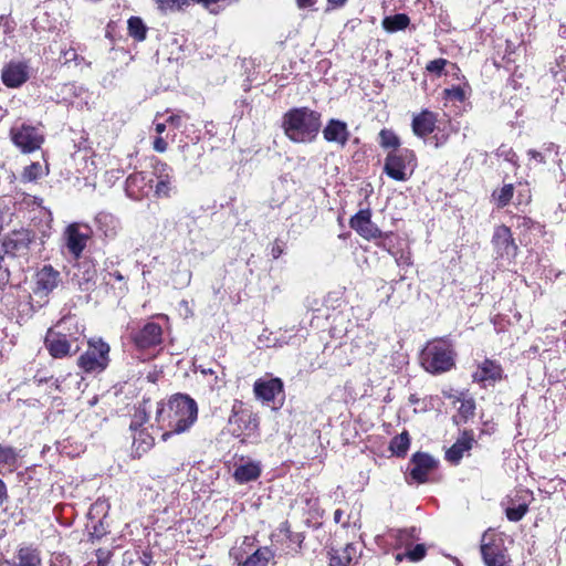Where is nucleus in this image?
<instances>
[{
	"instance_id": "obj_1",
	"label": "nucleus",
	"mask_w": 566,
	"mask_h": 566,
	"mask_svg": "<svg viewBox=\"0 0 566 566\" xmlns=\"http://www.w3.org/2000/svg\"><path fill=\"white\" fill-rule=\"evenodd\" d=\"M198 418L197 402L184 394L171 396L167 403L158 407L156 421L164 431L161 439L167 441L172 434L182 433L196 422Z\"/></svg>"
},
{
	"instance_id": "obj_2",
	"label": "nucleus",
	"mask_w": 566,
	"mask_h": 566,
	"mask_svg": "<svg viewBox=\"0 0 566 566\" xmlns=\"http://www.w3.org/2000/svg\"><path fill=\"white\" fill-rule=\"evenodd\" d=\"M282 128L294 143H312L321 129V114L308 107H295L283 115Z\"/></svg>"
},
{
	"instance_id": "obj_3",
	"label": "nucleus",
	"mask_w": 566,
	"mask_h": 566,
	"mask_svg": "<svg viewBox=\"0 0 566 566\" xmlns=\"http://www.w3.org/2000/svg\"><path fill=\"white\" fill-rule=\"evenodd\" d=\"M453 344L447 338L429 342L421 352V364L431 374H441L450 370L455 364Z\"/></svg>"
},
{
	"instance_id": "obj_4",
	"label": "nucleus",
	"mask_w": 566,
	"mask_h": 566,
	"mask_svg": "<svg viewBox=\"0 0 566 566\" xmlns=\"http://www.w3.org/2000/svg\"><path fill=\"white\" fill-rule=\"evenodd\" d=\"M60 273L52 265H44L34 277L32 293L28 295L29 312L34 313L48 303L49 294L59 285Z\"/></svg>"
},
{
	"instance_id": "obj_5",
	"label": "nucleus",
	"mask_w": 566,
	"mask_h": 566,
	"mask_svg": "<svg viewBox=\"0 0 566 566\" xmlns=\"http://www.w3.org/2000/svg\"><path fill=\"white\" fill-rule=\"evenodd\" d=\"M416 168L417 156L409 148L389 150L385 158V174L397 181L409 180Z\"/></svg>"
},
{
	"instance_id": "obj_6",
	"label": "nucleus",
	"mask_w": 566,
	"mask_h": 566,
	"mask_svg": "<svg viewBox=\"0 0 566 566\" xmlns=\"http://www.w3.org/2000/svg\"><path fill=\"white\" fill-rule=\"evenodd\" d=\"M87 349L78 357L77 366L90 374L104 371L109 364V345L102 338H90Z\"/></svg>"
},
{
	"instance_id": "obj_7",
	"label": "nucleus",
	"mask_w": 566,
	"mask_h": 566,
	"mask_svg": "<svg viewBox=\"0 0 566 566\" xmlns=\"http://www.w3.org/2000/svg\"><path fill=\"white\" fill-rule=\"evenodd\" d=\"M254 542L253 537L245 536L241 547H234L230 551V556L239 566H268L274 559V551L269 546L259 547L249 554L254 546Z\"/></svg>"
},
{
	"instance_id": "obj_8",
	"label": "nucleus",
	"mask_w": 566,
	"mask_h": 566,
	"mask_svg": "<svg viewBox=\"0 0 566 566\" xmlns=\"http://www.w3.org/2000/svg\"><path fill=\"white\" fill-rule=\"evenodd\" d=\"M481 554L486 566H507L510 562L504 541L488 532L481 539Z\"/></svg>"
},
{
	"instance_id": "obj_9",
	"label": "nucleus",
	"mask_w": 566,
	"mask_h": 566,
	"mask_svg": "<svg viewBox=\"0 0 566 566\" xmlns=\"http://www.w3.org/2000/svg\"><path fill=\"white\" fill-rule=\"evenodd\" d=\"M130 338L139 350L154 349L163 343V327L155 322H148L142 328L133 331Z\"/></svg>"
},
{
	"instance_id": "obj_10",
	"label": "nucleus",
	"mask_w": 566,
	"mask_h": 566,
	"mask_svg": "<svg viewBox=\"0 0 566 566\" xmlns=\"http://www.w3.org/2000/svg\"><path fill=\"white\" fill-rule=\"evenodd\" d=\"M230 431L234 437H241L244 433L251 434L258 430L259 420L250 410L243 409L240 403L232 408V415L229 418Z\"/></svg>"
},
{
	"instance_id": "obj_11",
	"label": "nucleus",
	"mask_w": 566,
	"mask_h": 566,
	"mask_svg": "<svg viewBox=\"0 0 566 566\" xmlns=\"http://www.w3.org/2000/svg\"><path fill=\"white\" fill-rule=\"evenodd\" d=\"M11 139L13 144L24 154L35 151L44 142L39 130L30 125H22L19 128L11 129Z\"/></svg>"
},
{
	"instance_id": "obj_12",
	"label": "nucleus",
	"mask_w": 566,
	"mask_h": 566,
	"mask_svg": "<svg viewBox=\"0 0 566 566\" xmlns=\"http://www.w3.org/2000/svg\"><path fill=\"white\" fill-rule=\"evenodd\" d=\"M438 461L426 452H416L408 464V473L411 480L417 483H424L428 476L436 470Z\"/></svg>"
},
{
	"instance_id": "obj_13",
	"label": "nucleus",
	"mask_w": 566,
	"mask_h": 566,
	"mask_svg": "<svg viewBox=\"0 0 566 566\" xmlns=\"http://www.w3.org/2000/svg\"><path fill=\"white\" fill-rule=\"evenodd\" d=\"M30 77V67L27 61H10L1 70V81L8 88L21 87Z\"/></svg>"
},
{
	"instance_id": "obj_14",
	"label": "nucleus",
	"mask_w": 566,
	"mask_h": 566,
	"mask_svg": "<svg viewBox=\"0 0 566 566\" xmlns=\"http://www.w3.org/2000/svg\"><path fill=\"white\" fill-rule=\"evenodd\" d=\"M154 189V178L145 171L130 174L125 182L126 195L134 200H142Z\"/></svg>"
},
{
	"instance_id": "obj_15",
	"label": "nucleus",
	"mask_w": 566,
	"mask_h": 566,
	"mask_svg": "<svg viewBox=\"0 0 566 566\" xmlns=\"http://www.w3.org/2000/svg\"><path fill=\"white\" fill-rule=\"evenodd\" d=\"M150 176L156 178L154 192L157 198H168L174 189L172 168L166 163L157 160L153 165V172Z\"/></svg>"
},
{
	"instance_id": "obj_16",
	"label": "nucleus",
	"mask_w": 566,
	"mask_h": 566,
	"mask_svg": "<svg viewBox=\"0 0 566 566\" xmlns=\"http://www.w3.org/2000/svg\"><path fill=\"white\" fill-rule=\"evenodd\" d=\"M349 226L365 239H376L381 235L380 230L371 221L370 209H361L350 218Z\"/></svg>"
},
{
	"instance_id": "obj_17",
	"label": "nucleus",
	"mask_w": 566,
	"mask_h": 566,
	"mask_svg": "<svg viewBox=\"0 0 566 566\" xmlns=\"http://www.w3.org/2000/svg\"><path fill=\"white\" fill-rule=\"evenodd\" d=\"M530 497L528 491L518 490L513 497L507 499L505 515L509 521L518 522L524 517L528 512Z\"/></svg>"
},
{
	"instance_id": "obj_18",
	"label": "nucleus",
	"mask_w": 566,
	"mask_h": 566,
	"mask_svg": "<svg viewBox=\"0 0 566 566\" xmlns=\"http://www.w3.org/2000/svg\"><path fill=\"white\" fill-rule=\"evenodd\" d=\"M323 137L326 142L334 143L343 148L349 140L350 132L345 122L332 118L323 129Z\"/></svg>"
},
{
	"instance_id": "obj_19",
	"label": "nucleus",
	"mask_w": 566,
	"mask_h": 566,
	"mask_svg": "<svg viewBox=\"0 0 566 566\" xmlns=\"http://www.w3.org/2000/svg\"><path fill=\"white\" fill-rule=\"evenodd\" d=\"M253 392L263 402H274L276 396L283 394V381L280 378H260L253 385Z\"/></svg>"
},
{
	"instance_id": "obj_20",
	"label": "nucleus",
	"mask_w": 566,
	"mask_h": 566,
	"mask_svg": "<svg viewBox=\"0 0 566 566\" xmlns=\"http://www.w3.org/2000/svg\"><path fill=\"white\" fill-rule=\"evenodd\" d=\"M45 346L54 358H62L69 354L70 343L65 334L50 328L45 336Z\"/></svg>"
},
{
	"instance_id": "obj_21",
	"label": "nucleus",
	"mask_w": 566,
	"mask_h": 566,
	"mask_svg": "<svg viewBox=\"0 0 566 566\" xmlns=\"http://www.w3.org/2000/svg\"><path fill=\"white\" fill-rule=\"evenodd\" d=\"M503 377V369L499 363L492 359H484L473 374V379L476 382H495Z\"/></svg>"
},
{
	"instance_id": "obj_22",
	"label": "nucleus",
	"mask_w": 566,
	"mask_h": 566,
	"mask_svg": "<svg viewBox=\"0 0 566 566\" xmlns=\"http://www.w3.org/2000/svg\"><path fill=\"white\" fill-rule=\"evenodd\" d=\"M436 123L437 115L426 109L413 117L412 130L418 137L424 138L434 130Z\"/></svg>"
},
{
	"instance_id": "obj_23",
	"label": "nucleus",
	"mask_w": 566,
	"mask_h": 566,
	"mask_svg": "<svg viewBox=\"0 0 566 566\" xmlns=\"http://www.w3.org/2000/svg\"><path fill=\"white\" fill-rule=\"evenodd\" d=\"M77 277V283L81 290L90 291L95 285L96 269L91 261H83L77 264V272L73 273Z\"/></svg>"
},
{
	"instance_id": "obj_24",
	"label": "nucleus",
	"mask_w": 566,
	"mask_h": 566,
	"mask_svg": "<svg viewBox=\"0 0 566 566\" xmlns=\"http://www.w3.org/2000/svg\"><path fill=\"white\" fill-rule=\"evenodd\" d=\"M95 222L97 231L105 238L116 237L120 229L118 219L108 212H99L95 218Z\"/></svg>"
},
{
	"instance_id": "obj_25",
	"label": "nucleus",
	"mask_w": 566,
	"mask_h": 566,
	"mask_svg": "<svg viewBox=\"0 0 566 566\" xmlns=\"http://www.w3.org/2000/svg\"><path fill=\"white\" fill-rule=\"evenodd\" d=\"M473 442V437L468 432H464L463 436L447 451L446 459L451 463H458L462 459L464 452L472 448Z\"/></svg>"
},
{
	"instance_id": "obj_26",
	"label": "nucleus",
	"mask_w": 566,
	"mask_h": 566,
	"mask_svg": "<svg viewBox=\"0 0 566 566\" xmlns=\"http://www.w3.org/2000/svg\"><path fill=\"white\" fill-rule=\"evenodd\" d=\"M73 161H75L77 172L87 174L88 176L95 171V161L93 160V151L91 148L84 147L78 148L73 153Z\"/></svg>"
},
{
	"instance_id": "obj_27",
	"label": "nucleus",
	"mask_w": 566,
	"mask_h": 566,
	"mask_svg": "<svg viewBox=\"0 0 566 566\" xmlns=\"http://www.w3.org/2000/svg\"><path fill=\"white\" fill-rule=\"evenodd\" d=\"M15 566H41L40 551L32 545L21 546L17 552Z\"/></svg>"
},
{
	"instance_id": "obj_28",
	"label": "nucleus",
	"mask_w": 566,
	"mask_h": 566,
	"mask_svg": "<svg viewBox=\"0 0 566 566\" xmlns=\"http://www.w3.org/2000/svg\"><path fill=\"white\" fill-rule=\"evenodd\" d=\"M104 504L103 503H95L91 506L88 511V517L93 520L95 515H98L99 513H103V517H105L106 513L104 512ZM90 531V536L92 538H101L103 535L106 534V528L104 527V518H99L97 522L92 521V526H87Z\"/></svg>"
},
{
	"instance_id": "obj_29",
	"label": "nucleus",
	"mask_w": 566,
	"mask_h": 566,
	"mask_svg": "<svg viewBox=\"0 0 566 566\" xmlns=\"http://www.w3.org/2000/svg\"><path fill=\"white\" fill-rule=\"evenodd\" d=\"M261 474L258 463L249 462L235 468L233 476L239 483H247L256 480Z\"/></svg>"
},
{
	"instance_id": "obj_30",
	"label": "nucleus",
	"mask_w": 566,
	"mask_h": 566,
	"mask_svg": "<svg viewBox=\"0 0 566 566\" xmlns=\"http://www.w3.org/2000/svg\"><path fill=\"white\" fill-rule=\"evenodd\" d=\"M409 24H410V19L405 13H397L394 15H388V17H385L381 21L382 28L389 33L402 31V30L407 29Z\"/></svg>"
},
{
	"instance_id": "obj_31",
	"label": "nucleus",
	"mask_w": 566,
	"mask_h": 566,
	"mask_svg": "<svg viewBox=\"0 0 566 566\" xmlns=\"http://www.w3.org/2000/svg\"><path fill=\"white\" fill-rule=\"evenodd\" d=\"M92 233L88 224L73 222V248H85Z\"/></svg>"
},
{
	"instance_id": "obj_32",
	"label": "nucleus",
	"mask_w": 566,
	"mask_h": 566,
	"mask_svg": "<svg viewBox=\"0 0 566 566\" xmlns=\"http://www.w3.org/2000/svg\"><path fill=\"white\" fill-rule=\"evenodd\" d=\"M199 137L197 136L191 143L179 142V150L184 155L185 160L196 161L202 156V147L198 145Z\"/></svg>"
},
{
	"instance_id": "obj_33",
	"label": "nucleus",
	"mask_w": 566,
	"mask_h": 566,
	"mask_svg": "<svg viewBox=\"0 0 566 566\" xmlns=\"http://www.w3.org/2000/svg\"><path fill=\"white\" fill-rule=\"evenodd\" d=\"M410 447V437L407 431L394 437L389 444V450L397 457H405Z\"/></svg>"
},
{
	"instance_id": "obj_34",
	"label": "nucleus",
	"mask_w": 566,
	"mask_h": 566,
	"mask_svg": "<svg viewBox=\"0 0 566 566\" xmlns=\"http://www.w3.org/2000/svg\"><path fill=\"white\" fill-rule=\"evenodd\" d=\"M128 34L136 41H144L147 36V27L139 17H130L127 21Z\"/></svg>"
},
{
	"instance_id": "obj_35",
	"label": "nucleus",
	"mask_w": 566,
	"mask_h": 566,
	"mask_svg": "<svg viewBox=\"0 0 566 566\" xmlns=\"http://www.w3.org/2000/svg\"><path fill=\"white\" fill-rule=\"evenodd\" d=\"M492 242L496 248H509L510 245L516 248L511 230L506 226H500L494 230Z\"/></svg>"
},
{
	"instance_id": "obj_36",
	"label": "nucleus",
	"mask_w": 566,
	"mask_h": 566,
	"mask_svg": "<svg viewBox=\"0 0 566 566\" xmlns=\"http://www.w3.org/2000/svg\"><path fill=\"white\" fill-rule=\"evenodd\" d=\"M378 143L385 149L396 150L400 148V138L398 135L391 130L384 128L379 132Z\"/></svg>"
},
{
	"instance_id": "obj_37",
	"label": "nucleus",
	"mask_w": 566,
	"mask_h": 566,
	"mask_svg": "<svg viewBox=\"0 0 566 566\" xmlns=\"http://www.w3.org/2000/svg\"><path fill=\"white\" fill-rule=\"evenodd\" d=\"M18 462V452L11 446L0 444V465L14 468Z\"/></svg>"
},
{
	"instance_id": "obj_38",
	"label": "nucleus",
	"mask_w": 566,
	"mask_h": 566,
	"mask_svg": "<svg viewBox=\"0 0 566 566\" xmlns=\"http://www.w3.org/2000/svg\"><path fill=\"white\" fill-rule=\"evenodd\" d=\"M31 242L30 239V232L22 230V231H14L12 233V237L9 238L8 241L3 242V248H22L27 247Z\"/></svg>"
},
{
	"instance_id": "obj_39",
	"label": "nucleus",
	"mask_w": 566,
	"mask_h": 566,
	"mask_svg": "<svg viewBox=\"0 0 566 566\" xmlns=\"http://www.w3.org/2000/svg\"><path fill=\"white\" fill-rule=\"evenodd\" d=\"M154 443L153 437H150L148 433H145L140 431L138 433V437L134 438L133 447L134 452L140 457L143 453L147 452Z\"/></svg>"
},
{
	"instance_id": "obj_40",
	"label": "nucleus",
	"mask_w": 566,
	"mask_h": 566,
	"mask_svg": "<svg viewBox=\"0 0 566 566\" xmlns=\"http://www.w3.org/2000/svg\"><path fill=\"white\" fill-rule=\"evenodd\" d=\"M43 176V167L40 163H31L29 166L24 167L21 174V180L23 182H35Z\"/></svg>"
},
{
	"instance_id": "obj_41",
	"label": "nucleus",
	"mask_w": 566,
	"mask_h": 566,
	"mask_svg": "<svg viewBox=\"0 0 566 566\" xmlns=\"http://www.w3.org/2000/svg\"><path fill=\"white\" fill-rule=\"evenodd\" d=\"M514 195V187L513 185H504L501 189L493 192V198L496 202V206L499 208H503L507 206L513 198Z\"/></svg>"
},
{
	"instance_id": "obj_42",
	"label": "nucleus",
	"mask_w": 566,
	"mask_h": 566,
	"mask_svg": "<svg viewBox=\"0 0 566 566\" xmlns=\"http://www.w3.org/2000/svg\"><path fill=\"white\" fill-rule=\"evenodd\" d=\"M516 222L517 227L521 229L537 232L539 234L543 232V226L528 217H518Z\"/></svg>"
},
{
	"instance_id": "obj_43",
	"label": "nucleus",
	"mask_w": 566,
	"mask_h": 566,
	"mask_svg": "<svg viewBox=\"0 0 566 566\" xmlns=\"http://www.w3.org/2000/svg\"><path fill=\"white\" fill-rule=\"evenodd\" d=\"M459 413L462 418L468 419L473 417L475 410V402L472 398H464L460 400V406L458 408Z\"/></svg>"
},
{
	"instance_id": "obj_44",
	"label": "nucleus",
	"mask_w": 566,
	"mask_h": 566,
	"mask_svg": "<svg viewBox=\"0 0 566 566\" xmlns=\"http://www.w3.org/2000/svg\"><path fill=\"white\" fill-rule=\"evenodd\" d=\"M496 156L504 158L506 161H509L515 166L517 165V155L515 154V151L513 150L512 147H509L506 145H501L496 149Z\"/></svg>"
},
{
	"instance_id": "obj_45",
	"label": "nucleus",
	"mask_w": 566,
	"mask_h": 566,
	"mask_svg": "<svg viewBox=\"0 0 566 566\" xmlns=\"http://www.w3.org/2000/svg\"><path fill=\"white\" fill-rule=\"evenodd\" d=\"M448 60L446 59H436L433 61H430L427 66H426V70L429 72V73H432V74H436L438 76H441L442 73H443V70L446 67V65L448 64Z\"/></svg>"
},
{
	"instance_id": "obj_46",
	"label": "nucleus",
	"mask_w": 566,
	"mask_h": 566,
	"mask_svg": "<svg viewBox=\"0 0 566 566\" xmlns=\"http://www.w3.org/2000/svg\"><path fill=\"white\" fill-rule=\"evenodd\" d=\"M350 562L339 549H332L329 552V566H348Z\"/></svg>"
},
{
	"instance_id": "obj_47",
	"label": "nucleus",
	"mask_w": 566,
	"mask_h": 566,
	"mask_svg": "<svg viewBox=\"0 0 566 566\" xmlns=\"http://www.w3.org/2000/svg\"><path fill=\"white\" fill-rule=\"evenodd\" d=\"M399 265H409L411 256L409 250H388Z\"/></svg>"
},
{
	"instance_id": "obj_48",
	"label": "nucleus",
	"mask_w": 566,
	"mask_h": 566,
	"mask_svg": "<svg viewBox=\"0 0 566 566\" xmlns=\"http://www.w3.org/2000/svg\"><path fill=\"white\" fill-rule=\"evenodd\" d=\"M426 552L423 544H417L412 549H409L405 556L411 562H419L426 556Z\"/></svg>"
},
{
	"instance_id": "obj_49",
	"label": "nucleus",
	"mask_w": 566,
	"mask_h": 566,
	"mask_svg": "<svg viewBox=\"0 0 566 566\" xmlns=\"http://www.w3.org/2000/svg\"><path fill=\"white\" fill-rule=\"evenodd\" d=\"M443 93L450 101L463 102L465 98V92L461 86H452L451 88H446Z\"/></svg>"
},
{
	"instance_id": "obj_50",
	"label": "nucleus",
	"mask_w": 566,
	"mask_h": 566,
	"mask_svg": "<svg viewBox=\"0 0 566 566\" xmlns=\"http://www.w3.org/2000/svg\"><path fill=\"white\" fill-rule=\"evenodd\" d=\"M3 253H0V291L4 289V286L9 283L10 272L8 268L3 266L4 254L9 253V250H2Z\"/></svg>"
},
{
	"instance_id": "obj_51",
	"label": "nucleus",
	"mask_w": 566,
	"mask_h": 566,
	"mask_svg": "<svg viewBox=\"0 0 566 566\" xmlns=\"http://www.w3.org/2000/svg\"><path fill=\"white\" fill-rule=\"evenodd\" d=\"M339 551L346 556V558L350 563L354 559H356L358 557V555H359L358 547L355 544H353V543L347 544L345 547H343Z\"/></svg>"
},
{
	"instance_id": "obj_52",
	"label": "nucleus",
	"mask_w": 566,
	"mask_h": 566,
	"mask_svg": "<svg viewBox=\"0 0 566 566\" xmlns=\"http://www.w3.org/2000/svg\"><path fill=\"white\" fill-rule=\"evenodd\" d=\"M415 532H416L415 528L399 531L397 534V542L400 545H408L409 541L415 537V535H413Z\"/></svg>"
},
{
	"instance_id": "obj_53",
	"label": "nucleus",
	"mask_w": 566,
	"mask_h": 566,
	"mask_svg": "<svg viewBox=\"0 0 566 566\" xmlns=\"http://www.w3.org/2000/svg\"><path fill=\"white\" fill-rule=\"evenodd\" d=\"M112 553L105 549H96L97 566H108Z\"/></svg>"
},
{
	"instance_id": "obj_54",
	"label": "nucleus",
	"mask_w": 566,
	"mask_h": 566,
	"mask_svg": "<svg viewBox=\"0 0 566 566\" xmlns=\"http://www.w3.org/2000/svg\"><path fill=\"white\" fill-rule=\"evenodd\" d=\"M153 148L157 153H165L168 148V143L161 136H156L153 142Z\"/></svg>"
},
{
	"instance_id": "obj_55",
	"label": "nucleus",
	"mask_w": 566,
	"mask_h": 566,
	"mask_svg": "<svg viewBox=\"0 0 566 566\" xmlns=\"http://www.w3.org/2000/svg\"><path fill=\"white\" fill-rule=\"evenodd\" d=\"M9 500L8 488L4 481L0 478V507Z\"/></svg>"
},
{
	"instance_id": "obj_56",
	"label": "nucleus",
	"mask_w": 566,
	"mask_h": 566,
	"mask_svg": "<svg viewBox=\"0 0 566 566\" xmlns=\"http://www.w3.org/2000/svg\"><path fill=\"white\" fill-rule=\"evenodd\" d=\"M181 119L182 117L180 115H170L167 119H166V123L170 124L171 126L178 128L181 126Z\"/></svg>"
},
{
	"instance_id": "obj_57",
	"label": "nucleus",
	"mask_w": 566,
	"mask_h": 566,
	"mask_svg": "<svg viewBox=\"0 0 566 566\" xmlns=\"http://www.w3.org/2000/svg\"><path fill=\"white\" fill-rule=\"evenodd\" d=\"M527 154L532 159L536 160L537 163H545V158L542 153L534 149H530Z\"/></svg>"
},
{
	"instance_id": "obj_58",
	"label": "nucleus",
	"mask_w": 566,
	"mask_h": 566,
	"mask_svg": "<svg viewBox=\"0 0 566 566\" xmlns=\"http://www.w3.org/2000/svg\"><path fill=\"white\" fill-rule=\"evenodd\" d=\"M316 0H296L298 8L305 9L314 6Z\"/></svg>"
},
{
	"instance_id": "obj_59",
	"label": "nucleus",
	"mask_w": 566,
	"mask_h": 566,
	"mask_svg": "<svg viewBox=\"0 0 566 566\" xmlns=\"http://www.w3.org/2000/svg\"><path fill=\"white\" fill-rule=\"evenodd\" d=\"M64 238L66 248H71V224L65 228Z\"/></svg>"
},
{
	"instance_id": "obj_60",
	"label": "nucleus",
	"mask_w": 566,
	"mask_h": 566,
	"mask_svg": "<svg viewBox=\"0 0 566 566\" xmlns=\"http://www.w3.org/2000/svg\"><path fill=\"white\" fill-rule=\"evenodd\" d=\"M347 0H327L328 4L334 8H340L345 6Z\"/></svg>"
},
{
	"instance_id": "obj_61",
	"label": "nucleus",
	"mask_w": 566,
	"mask_h": 566,
	"mask_svg": "<svg viewBox=\"0 0 566 566\" xmlns=\"http://www.w3.org/2000/svg\"><path fill=\"white\" fill-rule=\"evenodd\" d=\"M10 19L8 15H0V25H2L6 29V32L9 31Z\"/></svg>"
},
{
	"instance_id": "obj_62",
	"label": "nucleus",
	"mask_w": 566,
	"mask_h": 566,
	"mask_svg": "<svg viewBox=\"0 0 566 566\" xmlns=\"http://www.w3.org/2000/svg\"><path fill=\"white\" fill-rule=\"evenodd\" d=\"M155 130L157 136H161V134L166 130V123H156Z\"/></svg>"
},
{
	"instance_id": "obj_63",
	"label": "nucleus",
	"mask_w": 566,
	"mask_h": 566,
	"mask_svg": "<svg viewBox=\"0 0 566 566\" xmlns=\"http://www.w3.org/2000/svg\"><path fill=\"white\" fill-rule=\"evenodd\" d=\"M82 62H84V63H85V65H87V66L90 65V63H86V62H85V59H84V57H80L77 54H74V55H73V63H74L75 65H80V63H82Z\"/></svg>"
},
{
	"instance_id": "obj_64",
	"label": "nucleus",
	"mask_w": 566,
	"mask_h": 566,
	"mask_svg": "<svg viewBox=\"0 0 566 566\" xmlns=\"http://www.w3.org/2000/svg\"><path fill=\"white\" fill-rule=\"evenodd\" d=\"M342 517H343V511H342V510H339V509H338V510H336V511L334 512V521H335L336 523H339V522L342 521Z\"/></svg>"
}]
</instances>
